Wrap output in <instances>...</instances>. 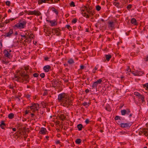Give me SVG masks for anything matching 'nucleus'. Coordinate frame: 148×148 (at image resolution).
<instances>
[{
  "mask_svg": "<svg viewBox=\"0 0 148 148\" xmlns=\"http://www.w3.org/2000/svg\"><path fill=\"white\" fill-rule=\"evenodd\" d=\"M14 114L13 113H11L9 114L8 116V118L10 119H12L14 118Z\"/></svg>",
  "mask_w": 148,
  "mask_h": 148,
  "instance_id": "26",
  "label": "nucleus"
},
{
  "mask_svg": "<svg viewBox=\"0 0 148 148\" xmlns=\"http://www.w3.org/2000/svg\"><path fill=\"white\" fill-rule=\"evenodd\" d=\"M134 122L130 121L127 123H121L119 121L117 123L120 126L121 128H125L127 129H129L132 126Z\"/></svg>",
  "mask_w": 148,
  "mask_h": 148,
  "instance_id": "3",
  "label": "nucleus"
},
{
  "mask_svg": "<svg viewBox=\"0 0 148 148\" xmlns=\"http://www.w3.org/2000/svg\"><path fill=\"white\" fill-rule=\"evenodd\" d=\"M13 33V29H10L9 32L5 33V35H4V36L5 37H10L11 35Z\"/></svg>",
  "mask_w": 148,
  "mask_h": 148,
  "instance_id": "11",
  "label": "nucleus"
},
{
  "mask_svg": "<svg viewBox=\"0 0 148 148\" xmlns=\"http://www.w3.org/2000/svg\"><path fill=\"white\" fill-rule=\"evenodd\" d=\"M68 96L67 93L64 92L58 95V100L59 102L61 103L62 101L66 99Z\"/></svg>",
  "mask_w": 148,
  "mask_h": 148,
  "instance_id": "5",
  "label": "nucleus"
},
{
  "mask_svg": "<svg viewBox=\"0 0 148 148\" xmlns=\"http://www.w3.org/2000/svg\"><path fill=\"white\" fill-rule=\"evenodd\" d=\"M84 9L86 10L87 12L88 13L91 11H90V7H89L88 8L86 6H84Z\"/></svg>",
  "mask_w": 148,
  "mask_h": 148,
  "instance_id": "28",
  "label": "nucleus"
},
{
  "mask_svg": "<svg viewBox=\"0 0 148 148\" xmlns=\"http://www.w3.org/2000/svg\"><path fill=\"white\" fill-rule=\"evenodd\" d=\"M137 76H140L144 74V72L142 71H137Z\"/></svg>",
  "mask_w": 148,
  "mask_h": 148,
  "instance_id": "27",
  "label": "nucleus"
},
{
  "mask_svg": "<svg viewBox=\"0 0 148 148\" xmlns=\"http://www.w3.org/2000/svg\"><path fill=\"white\" fill-rule=\"evenodd\" d=\"M121 117L120 116H116L115 118H114V119L115 120H119L120 121L121 120Z\"/></svg>",
  "mask_w": 148,
  "mask_h": 148,
  "instance_id": "35",
  "label": "nucleus"
},
{
  "mask_svg": "<svg viewBox=\"0 0 148 148\" xmlns=\"http://www.w3.org/2000/svg\"><path fill=\"white\" fill-rule=\"evenodd\" d=\"M82 105L84 106H86V107H87L88 106H89V103H88L87 102H84L83 103Z\"/></svg>",
  "mask_w": 148,
  "mask_h": 148,
  "instance_id": "34",
  "label": "nucleus"
},
{
  "mask_svg": "<svg viewBox=\"0 0 148 148\" xmlns=\"http://www.w3.org/2000/svg\"><path fill=\"white\" fill-rule=\"evenodd\" d=\"M41 14V13L38 10H34L33 11V15L36 16H40Z\"/></svg>",
  "mask_w": 148,
  "mask_h": 148,
  "instance_id": "20",
  "label": "nucleus"
},
{
  "mask_svg": "<svg viewBox=\"0 0 148 148\" xmlns=\"http://www.w3.org/2000/svg\"><path fill=\"white\" fill-rule=\"evenodd\" d=\"M101 7L99 5H98L96 6V9L97 11H99L101 10Z\"/></svg>",
  "mask_w": 148,
  "mask_h": 148,
  "instance_id": "33",
  "label": "nucleus"
},
{
  "mask_svg": "<svg viewBox=\"0 0 148 148\" xmlns=\"http://www.w3.org/2000/svg\"><path fill=\"white\" fill-rule=\"evenodd\" d=\"M89 119H86L85 122L86 124H88L89 123Z\"/></svg>",
  "mask_w": 148,
  "mask_h": 148,
  "instance_id": "56",
  "label": "nucleus"
},
{
  "mask_svg": "<svg viewBox=\"0 0 148 148\" xmlns=\"http://www.w3.org/2000/svg\"><path fill=\"white\" fill-rule=\"evenodd\" d=\"M77 128L79 131H81L82 130V128H83V125L81 124H79L77 125Z\"/></svg>",
  "mask_w": 148,
  "mask_h": 148,
  "instance_id": "24",
  "label": "nucleus"
},
{
  "mask_svg": "<svg viewBox=\"0 0 148 148\" xmlns=\"http://www.w3.org/2000/svg\"><path fill=\"white\" fill-rule=\"evenodd\" d=\"M51 82L52 85V87L54 88H55L56 87V86H57L58 84L59 83L57 80L54 79H53L52 81H51Z\"/></svg>",
  "mask_w": 148,
  "mask_h": 148,
  "instance_id": "13",
  "label": "nucleus"
},
{
  "mask_svg": "<svg viewBox=\"0 0 148 148\" xmlns=\"http://www.w3.org/2000/svg\"><path fill=\"white\" fill-rule=\"evenodd\" d=\"M26 97L27 99H29V98H30V95H29V94H28L26 95Z\"/></svg>",
  "mask_w": 148,
  "mask_h": 148,
  "instance_id": "64",
  "label": "nucleus"
},
{
  "mask_svg": "<svg viewBox=\"0 0 148 148\" xmlns=\"http://www.w3.org/2000/svg\"><path fill=\"white\" fill-rule=\"evenodd\" d=\"M31 41V39H29V38L27 37V38H26L25 40H24V42H30Z\"/></svg>",
  "mask_w": 148,
  "mask_h": 148,
  "instance_id": "31",
  "label": "nucleus"
},
{
  "mask_svg": "<svg viewBox=\"0 0 148 148\" xmlns=\"http://www.w3.org/2000/svg\"><path fill=\"white\" fill-rule=\"evenodd\" d=\"M38 2L39 5H40L43 3H46V0H38Z\"/></svg>",
  "mask_w": 148,
  "mask_h": 148,
  "instance_id": "25",
  "label": "nucleus"
},
{
  "mask_svg": "<svg viewBox=\"0 0 148 148\" xmlns=\"http://www.w3.org/2000/svg\"><path fill=\"white\" fill-rule=\"evenodd\" d=\"M3 54L5 57L7 59H11L12 58V51L11 50L5 49L3 51Z\"/></svg>",
  "mask_w": 148,
  "mask_h": 148,
  "instance_id": "4",
  "label": "nucleus"
},
{
  "mask_svg": "<svg viewBox=\"0 0 148 148\" xmlns=\"http://www.w3.org/2000/svg\"><path fill=\"white\" fill-rule=\"evenodd\" d=\"M125 36H126L124 32L123 33L121 34V36L122 37H124Z\"/></svg>",
  "mask_w": 148,
  "mask_h": 148,
  "instance_id": "55",
  "label": "nucleus"
},
{
  "mask_svg": "<svg viewBox=\"0 0 148 148\" xmlns=\"http://www.w3.org/2000/svg\"><path fill=\"white\" fill-rule=\"evenodd\" d=\"M138 98L139 99H140L142 100V103L145 102V96L143 95H140Z\"/></svg>",
  "mask_w": 148,
  "mask_h": 148,
  "instance_id": "21",
  "label": "nucleus"
},
{
  "mask_svg": "<svg viewBox=\"0 0 148 148\" xmlns=\"http://www.w3.org/2000/svg\"><path fill=\"white\" fill-rule=\"evenodd\" d=\"M52 11L55 13L56 14L58 15V12L53 7L52 8Z\"/></svg>",
  "mask_w": 148,
  "mask_h": 148,
  "instance_id": "32",
  "label": "nucleus"
},
{
  "mask_svg": "<svg viewBox=\"0 0 148 148\" xmlns=\"http://www.w3.org/2000/svg\"><path fill=\"white\" fill-rule=\"evenodd\" d=\"M105 56L106 58V60L108 61L110 60L112 56L110 54L106 55Z\"/></svg>",
  "mask_w": 148,
  "mask_h": 148,
  "instance_id": "22",
  "label": "nucleus"
},
{
  "mask_svg": "<svg viewBox=\"0 0 148 148\" xmlns=\"http://www.w3.org/2000/svg\"><path fill=\"white\" fill-rule=\"evenodd\" d=\"M68 63H69L70 64H71L73 63H74V60L72 59V58H71L68 60Z\"/></svg>",
  "mask_w": 148,
  "mask_h": 148,
  "instance_id": "29",
  "label": "nucleus"
},
{
  "mask_svg": "<svg viewBox=\"0 0 148 148\" xmlns=\"http://www.w3.org/2000/svg\"><path fill=\"white\" fill-rule=\"evenodd\" d=\"M40 75L42 78H43L45 77V74L44 73H41L40 74Z\"/></svg>",
  "mask_w": 148,
  "mask_h": 148,
  "instance_id": "45",
  "label": "nucleus"
},
{
  "mask_svg": "<svg viewBox=\"0 0 148 148\" xmlns=\"http://www.w3.org/2000/svg\"><path fill=\"white\" fill-rule=\"evenodd\" d=\"M47 132V130L46 128L44 127H41L39 131V133L42 134H45Z\"/></svg>",
  "mask_w": 148,
  "mask_h": 148,
  "instance_id": "12",
  "label": "nucleus"
},
{
  "mask_svg": "<svg viewBox=\"0 0 148 148\" xmlns=\"http://www.w3.org/2000/svg\"><path fill=\"white\" fill-rule=\"evenodd\" d=\"M109 26L112 27L113 28L114 27V25H113V22H110V21L109 23Z\"/></svg>",
  "mask_w": 148,
  "mask_h": 148,
  "instance_id": "36",
  "label": "nucleus"
},
{
  "mask_svg": "<svg viewBox=\"0 0 148 148\" xmlns=\"http://www.w3.org/2000/svg\"><path fill=\"white\" fill-rule=\"evenodd\" d=\"M51 69V66L49 65L45 66L43 67V69L46 72H49V70L50 69Z\"/></svg>",
  "mask_w": 148,
  "mask_h": 148,
  "instance_id": "16",
  "label": "nucleus"
},
{
  "mask_svg": "<svg viewBox=\"0 0 148 148\" xmlns=\"http://www.w3.org/2000/svg\"><path fill=\"white\" fill-rule=\"evenodd\" d=\"M0 126L2 129L4 130L6 127L5 124V123L4 121H1L0 122Z\"/></svg>",
  "mask_w": 148,
  "mask_h": 148,
  "instance_id": "17",
  "label": "nucleus"
},
{
  "mask_svg": "<svg viewBox=\"0 0 148 148\" xmlns=\"http://www.w3.org/2000/svg\"><path fill=\"white\" fill-rule=\"evenodd\" d=\"M48 22L51 24V26H54L57 25V23L56 21H49Z\"/></svg>",
  "mask_w": 148,
  "mask_h": 148,
  "instance_id": "19",
  "label": "nucleus"
},
{
  "mask_svg": "<svg viewBox=\"0 0 148 148\" xmlns=\"http://www.w3.org/2000/svg\"><path fill=\"white\" fill-rule=\"evenodd\" d=\"M73 98L69 97L68 96L66 98V99H65L61 103L63 106L68 107L69 106L73 105L71 103L73 102Z\"/></svg>",
  "mask_w": 148,
  "mask_h": 148,
  "instance_id": "2",
  "label": "nucleus"
},
{
  "mask_svg": "<svg viewBox=\"0 0 148 148\" xmlns=\"http://www.w3.org/2000/svg\"><path fill=\"white\" fill-rule=\"evenodd\" d=\"M144 59L145 61H148V55H147L146 57Z\"/></svg>",
  "mask_w": 148,
  "mask_h": 148,
  "instance_id": "58",
  "label": "nucleus"
},
{
  "mask_svg": "<svg viewBox=\"0 0 148 148\" xmlns=\"http://www.w3.org/2000/svg\"><path fill=\"white\" fill-rule=\"evenodd\" d=\"M70 6H71L75 7V4L74 2L72 1L70 3Z\"/></svg>",
  "mask_w": 148,
  "mask_h": 148,
  "instance_id": "44",
  "label": "nucleus"
},
{
  "mask_svg": "<svg viewBox=\"0 0 148 148\" xmlns=\"http://www.w3.org/2000/svg\"><path fill=\"white\" fill-rule=\"evenodd\" d=\"M97 68L95 66L94 69H93V73H95V72H96V70H97Z\"/></svg>",
  "mask_w": 148,
  "mask_h": 148,
  "instance_id": "51",
  "label": "nucleus"
},
{
  "mask_svg": "<svg viewBox=\"0 0 148 148\" xmlns=\"http://www.w3.org/2000/svg\"><path fill=\"white\" fill-rule=\"evenodd\" d=\"M105 108L106 110L109 112L111 111V109L110 106L108 104H107L105 107Z\"/></svg>",
  "mask_w": 148,
  "mask_h": 148,
  "instance_id": "23",
  "label": "nucleus"
},
{
  "mask_svg": "<svg viewBox=\"0 0 148 148\" xmlns=\"http://www.w3.org/2000/svg\"><path fill=\"white\" fill-rule=\"evenodd\" d=\"M26 23L27 22L25 19L21 18L18 20V23L13 26V28H16L19 29H23L25 27Z\"/></svg>",
  "mask_w": 148,
  "mask_h": 148,
  "instance_id": "1",
  "label": "nucleus"
},
{
  "mask_svg": "<svg viewBox=\"0 0 148 148\" xmlns=\"http://www.w3.org/2000/svg\"><path fill=\"white\" fill-rule=\"evenodd\" d=\"M44 60L45 61H47L48 60V59L49 58L47 57H44Z\"/></svg>",
  "mask_w": 148,
  "mask_h": 148,
  "instance_id": "63",
  "label": "nucleus"
},
{
  "mask_svg": "<svg viewBox=\"0 0 148 148\" xmlns=\"http://www.w3.org/2000/svg\"><path fill=\"white\" fill-rule=\"evenodd\" d=\"M28 12L27 14L28 15H33V11H28Z\"/></svg>",
  "mask_w": 148,
  "mask_h": 148,
  "instance_id": "48",
  "label": "nucleus"
},
{
  "mask_svg": "<svg viewBox=\"0 0 148 148\" xmlns=\"http://www.w3.org/2000/svg\"><path fill=\"white\" fill-rule=\"evenodd\" d=\"M132 5L131 4H129L128 5L127 7V8L128 10H130V9L132 7Z\"/></svg>",
  "mask_w": 148,
  "mask_h": 148,
  "instance_id": "41",
  "label": "nucleus"
},
{
  "mask_svg": "<svg viewBox=\"0 0 148 148\" xmlns=\"http://www.w3.org/2000/svg\"><path fill=\"white\" fill-rule=\"evenodd\" d=\"M77 21V19L76 18H75L72 20V23H75Z\"/></svg>",
  "mask_w": 148,
  "mask_h": 148,
  "instance_id": "47",
  "label": "nucleus"
},
{
  "mask_svg": "<svg viewBox=\"0 0 148 148\" xmlns=\"http://www.w3.org/2000/svg\"><path fill=\"white\" fill-rule=\"evenodd\" d=\"M22 77L23 79H24L25 81V83L26 84L29 82L30 78L32 79L33 77L32 76L31 78H30L29 75V73L27 72L26 74H25L24 75H23V76Z\"/></svg>",
  "mask_w": 148,
  "mask_h": 148,
  "instance_id": "7",
  "label": "nucleus"
},
{
  "mask_svg": "<svg viewBox=\"0 0 148 148\" xmlns=\"http://www.w3.org/2000/svg\"><path fill=\"white\" fill-rule=\"evenodd\" d=\"M10 3H11L9 1H7L5 2L6 5L7 6H10Z\"/></svg>",
  "mask_w": 148,
  "mask_h": 148,
  "instance_id": "42",
  "label": "nucleus"
},
{
  "mask_svg": "<svg viewBox=\"0 0 148 148\" xmlns=\"http://www.w3.org/2000/svg\"><path fill=\"white\" fill-rule=\"evenodd\" d=\"M9 63V62L8 61H3V63L5 64H7Z\"/></svg>",
  "mask_w": 148,
  "mask_h": 148,
  "instance_id": "60",
  "label": "nucleus"
},
{
  "mask_svg": "<svg viewBox=\"0 0 148 148\" xmlns=\"http://www.w3.org/2000/svg\"><path fill=\"white\" fill-rule=\"evenodd\" d=\"M24 14V12H20L19 14V16H21L23 15Z\"/></svg>",
  "mask_w": 148,
  "mask_h": 148,
  "instance_id": "61",
  "label": "nucleus"
},
{
  "mask_svg": "<svg viewBox=\"0 0 148 148\" xmlns=\"http://www.w3.org/2000/svg\"><path fill=\"white\" fill-rule=\"evenodd\" d=\"M24 79H23V78L22 79H21V78L20 77V78L19 80V82H20L23 83L24 82Z\"/></svg>",
  "mask_w": 148,
  "mask_h": 148,
  "instance_id": "53",
  "label": "nucleus"
},
{
  "mask_svg": "<svg viewBox=\"0 0 148 148\" xmlns=\"http://www.w3.org/2000/svg\"><path fill=\"white\" fill-rule=\"evenodd\" d=\"M48 94L47 92V90L46 89H45L44 90V93H43V96H45V95H47Z\"/></svg>",
  "mask_w": 148,
  "mask_h": 148,
  "instance_id": "43",
  "label": "nucleus"
},
{
  "mask_svg": "<svg viewBox=\"0 0 148 148\" xmlns=\"http://www.w3.org/2000/svg\"><path fill=\"white\" fill-rule=\"evenodd\" d=\"M102 82V79H99L95 82L92 85V89H95L96 90H97V85L99 84H101Z\"/></svg>",
  "mask_w": 148,
  "mask_h": 148,
  "instance_id": "8",
  "label": "nucleus"
},
{
  "mask_svg": "<svg viewBox=\"0 0 148 148\" xmlns=\"http://www.w3.org/2000/svg\"><path fill=\"white\" fill-rule=\"evenodd\" d=\"M4 26V24L3 23H0V27H3Z\"/></svg>",
  "mask_w": 148,
  "mask_h": 148,
  "instance_id": "57",
  "label": "nucleus"
},
{
  "mask_svg": "<svg viewBox=\"0 0 148 148\" xmlns=\"http://www.w3.org/2000/svg\"><path fill=\"white\" fill-rule=\"evenodd\" d=\"M113 4L115 6L119 8H121L123 7V5H120V3L119 2H116L115 1L113 3Z\"/></svg>",
  "mask_w": 148,
  "mask_h": 148,
  "instance_id": "14",
  "label": "nucleus"
},
{
  "mask_svg": "<svg viewBox=\"0 0 148 148\" xmlns=\"http://www.w3.org/2000/svg\"><path fill=\"white\" fill-rule=\"evenodd\" d=\"M25 71H27V70H28L29 69V66H27L26 67H25Z\"/></svg>",
  "mask_w": 148,
  "mask_h": 148,
  "instance_id": "59",
  "label": "nucleus"
},
{
  "mask_svg": "<svg viewBox=\"0 0 148 148\" xmlns=\"http://www.w3.org/2000/svg\"><path fill=\"white\" fill-rule=\"evenodd\" d=\"M143 87L145 88L148 89V83L143 84Z\"/></svg>",
  "mask_w": 148,
  "mask_h": 148,
  "instance_id": "40",
  "label": "nucleus"
},
{
  "mask_svg": "<svg viewBox=\"0 0 148 148\" xmlns=\"http://www.w3.org/2000/svg\"><path fill=\"white\" fill-rule=\"evenodd\" d=\"M39 74L37 73H35L33 74V77H38L39 76Z\"/></svg>",
  "mask_w": 148,
  "mask_h": 148,
  "instance_id": "39",
  "label": "nucleus"
},
{
  "mask_svg": "<svg viewBox=\"0 0 148 148\" xmlns=\"http://www.w3.org/2000/svg\"><path fill=\"white\" fill-rule=\"evenodd\" d=\"M82 140L80 138H78L76 140L75 142L76 144H79L81 142Z\"/></svg>",
  "mask_w": 148,
  "mask_h": 148,
  "instance_id": "30",
  "label": "nucleus"
},
{
  "mask_svg": "<svg viewBox=\"0 0 148 148\" xmlns=\"http://www.w3.org/2000/svg\"><path fill=\"white\" fill-rule=\"evenodd\" d=\"M58 116L62 121H64L66 119V117L63 114H59L58 115Z\"/></svg>",
  "mask_w": 148,
  "mask_h": 148,
  "instance_id": "15",
  "label": "nucleus"
},
{
  "mask_svg": "<svg viewBox=\"0 0 148 148\" xmlns=\"http://www.w3.org/2000/svg\"><path fill=\"white\" fill-rule=\"evenodd\" d=\"M130 22L132 24H133L134 25H138V23L137 22L136 19L135 18H132Z\"/></svg>",
  "mask_w": 148,
  "mask_h": 148,
  "instance_id": "18",
  "label": "nucleus"
},
{
  "mask_svg": "<svg viewBox=\"0 0 148 148\" xmlns=\"http://www.w3.org/2000/svg\"><path fill=\"white\" fill-rule=\"evenodd\" d=\"M89 14L90 16H93L94 15V14L92 12V11L90 12V13H89Z\"/></svg>",
  "mask_w": 148,
  "mask_h": 148,
  "instance_id": "62",
  "label": "nucleus"
},
{
  "mask_svg": "<svg viewBox=\"0 0 148 148\" xmlns=\"http://www.w3.org/2000/svg\"><path fill=\"white\" fill-rule=\"evenodd\" d=\"M29 108L31 110L35 109V110H38L39 108V105L38 103H33L32 105L30 106Z\"/></svg>",
  "mask_w": 148,
  "mask_h": 148,
  "instance_id": "9",
  "label": "nucleus"
},
{
  "mask_svg": "<svg viewBox=\"0 0 148 148\" xmlns=\"http://www.w3.org/2000/svg\"><path fill=\"white\" fill-rule=\"evenodd\" d=\"M26 73L25 71H24L23 72H21L20 73V75L22 77H23V75H24L25 74H26Z\"/></svg>",
  "mask_w": 148,
  "mask_h": 148,
  "instance_id": "46",
  "label": "nucleus"
},
{
  "mask_svg": "<svg viewBox=\"0 0 148 148\" xmlns=\"http://www.w3.org/2000/svg\"><path fill=\"white\" fill-rule=\"evenodd\" d=\"M10 21V19H8L6 20L4 22L6 24H7L8 23H9Z\"/></svg>",
  "mask_w": 148,
  "mask_h": 148,
  "instance_id": "54",
  "label": "nucleus"
},
{
  "mask_svg": "<svg viewBox=\"0 0 148 148\" xmlns=\"http://www.w3.org/2000/svg\"><path fill=\"white\" fill-rule=\"evenodd\" d=\"M130 112V110L129 108H127L126 110H122L121 111V114L122 115H125V114L128 115Z\"/></svg>",
  "mask_w": 148,
  "mask_h": 148,
  "instance_id": "10",
  "label": "nucleus"
},
{
  "mask_svg": "<svg viewBox=\"0 0 148 148\" xmlns=\"http://www.w3.org/2000/svg\"><path fill=\"white\" fill-rule=\"evenodd\" d=\"M20 96L19 95H18V96H16L15 97V98L16 99H18V100L19 101L20 100V99L19 97H20Z\"/></svg>",
  "mask_w": 148,
  "mask_h": 148,
  "instance_id": "52",
  "label": "nucleus"
},
{
  "mask_svg": "<svg viewBox=\"0 0 148 148\" xmlns=\"http://www.w3.org/2000/svg\"><path fill=\"white\" fill-rule=\"evenodd\" d=\"M132 74L135 76H137V71H132Z\"/></svg>",
  "mask_w": 148,
  "mask_h": 148,
  "instance_id": "50",
  "label": "nucleus"
},
{
  "mask_svg": "<svg viewBox=\"0 0 148 148\" xmlns=\"http://www.w3.org/2000/svg\"><path fill=\"white\" fill-rule=\"evenodd\" d=\"M61 30L60 29L59 27L51 29L52 33L54 35L56 34V36H60L61 35Z\"/></svg>",
  "mask_w": 148,
  "mask_h": 148,
  "instance_id": "6",
  "label": "nucleus"
},
{
  "mask_svg": "<svg viewBox=\"0 0 148 148\" xmlns=\"http://www.w3.org/2000/svg\"><path fill=\"white\" fill-rule=\"evenodd\" d=\"M134 95L136 96H138V97L140 96V94L138 92H134Z\"/></svg>",
  "mask_w": 148,
  "mask_h": 148,
  "instance_id": "38",
  "label": "nucleus"
},
{
  "mask_svg": "<svg viewBox=\"0 0 148 148\" xmlns=\"http://www.w3.org/2000/svg\"><path fill=\"white\" fill-rule=\"evenodd\" d=\"M65 27H67V28L69 30H72V27L70 26L69 25H66Z\"/></svg>",
  "mask_w": 148,
  "mask_h": 148,
  "instance_id": "37",
  "label": "nucleus"
},
{
  "mask_svg": "<svg viewBox=\"0 0 148 148\" xmlns=\"http://www.w3.org/2000/svg\"><path fill=\"white\" fill-rule=\"evenodd\" d=\"M84 68V65H82L80 66V69H79L78 72H79L80 71L81 69H83Z\"/></svg>",
  "mask_w": 148,
  "mask_h": 148,
  "instance_id": "49",
  "label": "nucleus"
}]
</instances>
